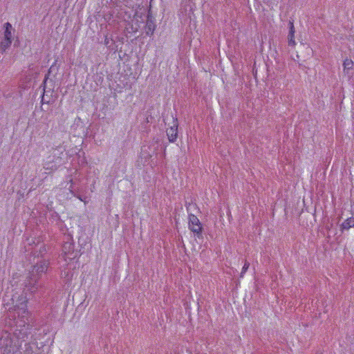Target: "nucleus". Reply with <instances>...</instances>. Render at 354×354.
I'll return each instance as SVG.
<instances>
[{
	"label": "nucleus",
	"mask_w": 354,
	"mask_h": 354,
	"mask_svg": "<svg viewBox=\"0 0 354 354\" xmlns=\"http://www.w3.org/2000/svg\"><path fill=\"white\" fill-rule=\"evenodd\" d=\"M189 229L194 233L198 238H202V225L196 216L189 215Z\"/></svg>",
	"instance_id": "4"
},
{
	"label": "nucleus",
	"mask_w": 354,
	"mask_h": 354,
	"mask_svg": "<svg viewBox=\"0 0 354 354\" xmlns=\"http://www.w3.org/2000/svg\"><path fill=\"white\" fill-rule=\"evenodd\" d=\"M353 62L351 59H346L343 63L344 70H350L353 68Z\"/></svg>",
	"instance_id": "13"
},
{
	"label": "nucleus",
	"mask_w": 354,
	"mask_h": 354,
	"mask_svg": "<svg viewBox=\"0 0 354 354\" xmlns=\"http://www.w3.org/2000/svg\"><path fill=\"white\" fill-rule=\"evenodd\" d=\"M53 66L50 68L49 71H48V73H50L51 71H52V69H53Z\"/></svg>",
	"instance_id": "18"
},
{
	"label": "nucleus",
	"mask_w": 354,
	"mask_h": 354,
	"mask_svg": "<svg viewBox=\"0 0 354 354\" xmlns=\"http://www.w3.org/2000/svg\"><path fill=\"white\" fill-rule=\"evenodd\" d=\"M48 266V263L46 261H41L39 263H37V264L32 267L30 273L40 278L41 275L47 270Z\"/></svg>",
	"instance_id": "7"
},
{
	"label": "nucleus",
	"mask_w": 354,
	"mask_h": 354,
	"mask_svg": "<svg viewBox=\"0 0 354 354\" xmlns=\"http://www.w3.org/2000/svg\"><path fill=\"white\" fill-rule=\"evenodd\" d=\"M12 44V41L3 40L0 43V53H3L8 49Z\"/></svg>",
	"instance_id": "12"
},
{
	"label": "nucleus",
	"mask_w": 354,
	"mask_h": 354,
	"mask_svg": "<svg viewBox=\"0 0 354 354\" xmlns=\"http://www.w3.org/2000/svg\"><path fill=\"white\" fill-rule=\"evenodd\" d=\"M250 266V263L248 262L246 260L245 261L244 265L242 268V271L240 274V277H243L244 274L247 272Z\"/></svg>",
	"instance_id": "14"
},
{
	"label": "nucleus",
	"mask_w": 354,
	"mask_h": 354,
	"mask_svg": "<svg viewBox=\"0 0 354 354\" xmlns=\"http://www.w3.org/2000/svg\"><path fill=\"white\" fill-rule=\"evenodd\" d=\"M353 227H354V218L353 217H350V218H347L341 225V228L342 230H348Z\"/></svg>",
	"instance_id": "11"
},
{
	"label": "nucleus",
	"mask_w": 354,
	"mask_h": 354,
	"mask_svg": "<svg viewBox=\"0 0 354 354\" xmlns=\"http://www.w3.org/2000/svg\"><path fill=\"white\" fill-rule=\"evenodd\" d=\"M289 35H288V44L290 46H295V41L294 39V34H295V28L293 22H289Z\"/></svg>",
	"instance_id": "9"
},
{
	"label": "nucleus",
	"mask_w": 354,
	"mask_h": 354,
	"mask_svg": "<svg viewBox=\"0 0 354 354\" xmlns=\"http://www.w3.org/2000/svg\"><path fill=\"white\" fill-rule=\"evenodd\" d=\"M5 28H6V29L4 31L3 40L12 41V33H11L12 26H11V24L8 22L6 23Z\"/></svg>",
	"instance_id": "10"
},
{
	"label": "nucleus",
	"mask_w": 354,
	"mask_h": 354,
	"mask_svg": "<svg viewBox=\"0 0 354 354\" xmlns=\"http://www.w3.org/2000/svg\"><path fill=\"white\" fill-rule=\"evenodd\" d=\"M77 197L80 201H84V199L86 198H82V196H77Z\"/></svg>",
	"instance_id": "17"
},
{
	"label": "nucleus",
	"mask_w": 354,
	"mask_h": 354,
	"mask_svg": "<svg viewBox=\"0 0 354 354\" xmlns=\"http://www.w3.org/2000/svg\"><path fill=\"white\" fill-rule=\"evenodd\" d=\"M47 80H48V76L46 75L45 76V78L44 80V82H43V86H44V93L46 91V82H47Z\"/></svg>",
	"instance_id": "15"
},
{
	"label": "nucleus",
	"mask_w": 354,
	"mask_h": 354,
	"mask_svg": "<svg viewBox=\"0 0 354 354\" xmlns=\"http://www.w3.org/2000/svg\"><path fill=\"white\" fill-rule=\"evenodd\" d=\"M156 29V24L154 20L151 17L147 16V19L146 22V25L145 27V30L147 35L151 36L153 34V32Z\"/></svg>",
	"instance_id": "8"
},
{
	"label": "nucleus",
	"mask_w": 354,
	"mask_h": 354,
	"mask_svg": "<svg viewBox=\"0 0 354 354\" xmlns=\"http://www.w3.org/2000/svg\"><path fill=\"white\" fill-rule=\"evenodd\" d=\"M173 125L167 130V136L169 142H174L178 136V120L177 118L172 117Z\"/></svg>",
	"instance_id": "6"
},
{
	"label": "nucleus",
	"mask_w": 354,
	"mask_h": 354,
	"mask_svg": "<svg viewBox=\"0 0 354 354\" xmlns=\"http://www.w3.org/2000/svg\"><path fill=\"white\" fill-rule=\"evenodd\" d=\"M39 278L36 275L32 274L30 272V276L27 278L26 281V287L31 292H35L40 286L39 284Z\"/></svg>",
	"instance_id": "5"
},
{
	"label": "nucleus",
	"mask_w": 354,
	"mask_h": 354,
	"mask_svg": "<svg viewBox=\"0 0 354 354\" xmlns=\"http://www.w3.org/2000/svg\"><path fill=\"white\" fill-rule=\"evenodd\" d=\"M63 153L64 149L62 147L52 149L44 163V168L46 170H56L57 167L62 163L61 156Z\"/></svg>",
	"instance_id": "2"
},
{
	"label": "nucleus",
	"mask_w": 354,
	"mask_h": 354,
	"mask_svg": "<svg viewBox=\"0 0 354 354\" xmlns=\"http://www.w3.org/2000/svg\"><path fill=\"white\" fill-rule=\"evenodd\" d=\"M109 44V39L107 38V37H106V38L104 39V44L108 45Z\"/></svg>",
	"instance_id": "16"
},
{
	"label": "nucleus",
	"mask_w": 354,
	"mask_h": 354,
	"mask_svg": "<svg viewBox=\"0 0 354 354\" xmlns=\"http://www.w3.org/2000/svg\"><path fill=\"white\" fill-rule=\"evenodd\" d=\"M66 239V240L64 241L62 246V254L66 260L67 259L69 260L74 259L78 257L79 252L75 250L74 243L71 240V238L68 236Z\"/></svg>",
	"instance_id": "3"
},
{
	"label": "nucleus",
	"mask_w": 354,
	"mask_h": 354,
	"mask_svg": "<svg viewBox=\"0 0 354 354\" xmlns=\"http://www.w3.org/2000/svg\"><path fill=\"white\" fill-rule=\"evenodd\" d=\"M13 310L15 317L17 316L21 319V324L19 327L14 330L11 342L14 343L15 348H12L13 354L19 351L21 343L26 342L30 332L28 330V315L29 312L27 308L28 299L25 294L19 295L17 298H12Z\"/></svg>",
	"instance_id": "1"
}]
</instances>
